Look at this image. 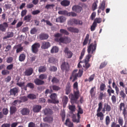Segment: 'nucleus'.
Returning a JSON list of instances; mask_svg holds the SVG:
<instances>
[{"mask_svg":"<svg viewBox=\"0 0 127 127\" xmlns=\"http://www.w3.org/2000/svg\"><path fill=\"white\" fill-rule=\"evenodd\" d=\"M74 95L70 94L69 95V98L71 99V102L72 101L77 99L79 96V92L78 89V84L77 82H75L73 84Z\"/></svg>","mask_w":127,"mask_h":127,"instance_id":"f257e3e1","label":"nucleus"},{"mask_svg":"<svg viewBox=\"0 0 127 127\" xmlns=\"http://www.w3.org/2000/svg\"><path fill=\"white\" fill-rule=\"evenodd\" d=\"M78 70H75L73 71L71 76L70 77V79H72V81L74 82L77 79V77H81L82 75L83 71L82 70L79 69L78 73Z\"/></svg>","mask_w":127,"mask_h":127,"instance_id":"f03ea898","label":"nucleus"},{"mask_svg":"<svg viewBox=\"0 0 127 127\" xmlns=\"http://www.w3.org/2000/svg\"><path fill=\"white\" fill-rule=\"evenodd\" d=\"M55 40L59 43L66 44L70 43L71 41V40L70 37L66 36L61 37H60V38H56L55 39Z\"/></svg>","mask_w":127,"mask_h":127,"instance_id":"7ed1b4c3","label":"nucleus"},{"mask_svg":"<svg viewBox=\"0 0 127 127\" xmlns=\"http://www.w3.org/2000/svg\"><path fill=\"white\" fill-rule=\"evenodd\" d=\"M96 44L92 43L88 47L87 51L88 54H92L95 52L96 49Z\"/></svg>","mask_w":127,"mask_h":127,"instance_id":"20e7f679","label":"nucleus"},{"mask_svg":"<svg viewBox=\"0 0 127 127\" xmlns=\"http://www.w3.org/2000/svg\"><path fill=\"white\" fill-rule=\"evenodd\" d=\"M88 54V55L86 57L84 60V63L85 65H83V67L84 68H85L86 69H87L90 66V65L88 63L89 61V60L91 57L92 55L90 54Z\"/></svg>","mask_w":127,"mask_h":127,"instance_id":"39448f33","label":"nucleus"},{"mask_svg":"<svg viewBox=\"0 0 127 127\" xmlns=\"http://www.w3.org/2000/svg\"><path fill=\"white\" fill-rule=\"evenodd\" d=\"M64 52L65 53L66 57L67 58H69L72 56V53L71 51L68 50V48L65 47L64 51Z\"/></svg>","mask_w":127,"mask_h":127,"instance_id":"423d86ee","label":"nucleus"},{"mask_svg":"<svg viewBox=\"0 0 127 127\" xmlns=\"http://www.w3.org/2000/svg\"><path fill=\"white\" fill-rule=\"evenodd\" d=\"M40 46L38 43H35L32 46V50L33 52L36 53L37 52L38 49Z\"/></svg>","mask_w":127,"mask_h":127,"instance_id":"0eeeda50","label":"nucleus"},{"mask_svg":"<svg viewBox=\"0 0 127 127\" xmlns=\"http://www.w3.org/2000/svg\"><path fill=\"white\" fill-rule=\"evenodd\" d=\"M8 25L6 22L0 24V30L2 32H5L6 29L8 27Z\"/></svg>","mask_w":127,"mask_h":127,"instance_id":"6e6552de","label":"nucleus"},{"mask_svg":"<svg viewBox=\"0 0 127 127\" xmlns=\"http://www.w3.org/2000/svg\"><path fill=\"white\" fill-rule=\"evenodd\" d=\"M111 109V107L110 105L108 104H104V106L102 110V111L103 113H104L105 111L109 112L110 111Z\"/></svg>","mask_w":127,"mask_h":127,"instance_id":"1a4fd4ad","label":"nucleus"},{"mask_svg":"<svg viewBox=\"0 0 127 127\" xmlns=\"http://www.w3.org/2000/svg\"><path fill=\"white\" fill-rule=\"evenodd\" d=\"M82 9V7L78 5H74L72 8V9L73 11L77 13L80 12Z\"/></svg>","mask_w":127,"mask_h":127,"instance_id":"9d476101","label":"nucleus"},{"mask_svg":"<svg viewBox=\"0 0 127 127\" xmlns=\"http://www.w3.org/2000/svg\"><path fill=\"white\" fill-rule=\"evenodd\" d=\"M41 108V106L38 105H34L33 106L32 110L35 112H38Z\"/></svg>","mask_w":127,"mask_h":127,"instance_id":"9b49d317","label":"nucleus"},{"mask_svg":"<svg viewBox=\"0 0 127 127\" xmlns=\"http://www.w3.org/2000/svg\"><path fill=\"white\" fill-rule=\"evenodd\" d=\"M69 68V65L67 63L64 62L61 65V68L63 70H67Z\"/></svg>","mask_w":127,"mask_h":127,"instance_id":"f8f14e48","label":"nucleus"},{"mask_svg":"<svg viewBox=\"0 0 127 127\" xmlns=\"http://www.w3.org/2000/svg\"><path fill=\"white\" fill-rule=\"evenodd\" d=\"M50 46V43L48 42H43L42 43L41 47L42 49H46Z\"/></svg>","mask_w":127,"mask_h":127,"instance_id":"ddd939ff","label":"nucleus"},{"mask_svg":"<svg viewBox=\"0 0 127 127\" xmlns=\"http://www.w3.org/2000/svg\"><path fill=\"white\" fill-rule=\"evenodd\" d=\"M14 48L16 49V52L17 53L21 52L23 49V48L21 46V44H19L14 46Z\"/></svg>","mask_w":127,"mask_h":127,"instance_id":"4468645a","label":"nucleus"},{"mask_svg":"<svg viewBox=\"0 0 127 127\" xmlns=\"http://www.w3.org/2000/svg\"><path fill=\"white\" fill-rule=\"evenodd\" d=\"M68 97L66 96H64L62 97V101L63 104V107H65L68 101Z\"/></svg>","mask_w":127,"mask_h":127,"instance_id":"2eb2a0df","label":"nucleus"},{"mask_svg":"<svg viewBox=\"0 0 127 127\" xmlns=\"http://www.w3.org/2000/svg\"><path fill=\"white\" fill-rule=\"evenodd\" d=\"M43 120L44 122L49 123H51L53 121V118L52 117H46L43 118Z\"/></svg>","mask_w":127,"mask_h":127,"instance_id":"dca6fc26","label":"nucleus"},{"mask_svg":"<svg viewBox=\"0 0 127 127\" xmlns=\"http://www.w3.org/2000/svg\"><path fill=\"white\" fill-rule=\"evenodd\" d=\"M33 69L32 68L27 69L25 72V75L26 76H30L31 75L33 72Z\"/></svg>","mask_w":127,"mask_h":127,"instance_id":"f3484780","label":"nucleus"},{"mask_svg":"<svg viewBox=\"0 0 127 127\" xmlns=\"http://www.w3.org/2000/svg\"><path fill=\"white\" fill-rule=\"evenodd\" d=\"M67 30L72 32L77 33L79 32V30L77 28L72 27L67 28Z\"/></svg>","mask_w":127,"mask_h":127,"instance_id":"a211bd4d","label":"nucleus"},{"mask_svg":"<svg viewBox=\"0 0 127 127\" xmlns=\"http://www.w3.org/2000/svg\"><path fill=\"white\" fill-rule=\"evenodd\" d=\"M10 92V95H15L18 92V89L16 88L11 89Z\"/></svg>","mask_w":127,"mask_h":127,"instance_id":"6ab92c4d","label":"nucleus"},{"mask_svg":"<svg viewBox=\"0 0 127 127\" xmlns=\"http://www.w3.org/2000/svg\"><path fill=\"white\" fill-rule=\"evenodd\" d=\"M21 112L23 115H25L29 114V110L28 109L24 108L21 110Z\"/></svg>","mask_w":127,"mask_h":127,"instance_id":"aec40b11","label":"nucleus"},{"mask_svg":"<svg viewBox=\"0 0 127 127\" xmlns=\"http://www.w3.org/2000/svg\"><path fill=\"white\" fill-rule=\"evenodd\" d=\"M39 37L41 40H44L47 39L48 36L47 34L43 33L40 34Z\"/></svg>","mask_w":127,"mask_h":127,"instance_id":"412c9836","label":"nucleus"},{"mask_svg":"<svg viewBox=\"0 0 127 127\" xmlns=\"http://www.w3.org/2000/svg\"><path fill=\"white\" fill-rule=\"evenodd\" d=\"M36 85H39L42 84L44 83V82L41 80H40L38 79H36L34 81Z\"/></svg>","mask_w":127,"mask_h":127,"instance_id":"4be33fe9","label":"nucleus"},{"mask_svg":"<svg viewBox=\"0 0 127 127\" xmlns=\"http://www.w3.org/2000/svg\"><path fill=\"white\" fill-rule=\"evenodd\" d=\"M65 124L66 125L68 126V127H73V123L70 121L69 119L66 120Z\"/></svg>","mask_w":127,"mask_h":127,"instance_id":"5701e85b","label":"nucleus"},{"mask_svg":"<svg viewBox=\"0 0 127 127\" xmlns=\"http://www.w3.org/2000/svg\"><path fill=\"white\" fill-rule=\"evenodd\" d=\"M58 48L56 46H54L51 49V52L52 53H56L58 52Z\"/></svg>","mask_w":127,"mask_h":127,"instance_id":"b1692460","label":"nucleus"},{"mask_svg":"<svg viewBox=\"0 0 127 127\" xmlns=\"http://www.w3.org/2000/svg\"><path fill=\"white\" fill-rule=\"evenodd\" d=\"M61 4L63 6H67L69 5L70 4V2L68 0H64L61 2Z\"/></svg>","mask_w":127,"mask_h":127,"instance_id":"393cba45","label":"nucleus"},{"mask_svg":"<svg viewBox=\"0 0 127 127\" xmlns=\"http://www.w3.org/2000/svg\"><path fill=\"white\" fill-rule=\"evenodd\" d=\"M72 21H73L74 24H79L82 25V22L81 21L77 20L74 19H72Z\"/></svg>","mask_w":127,"mask_h":127,"instance_id":"a878e982","label":"nucleus"},{"mask_svg":"<svg viewBox=\"0 0 127 127\" xmlns=\"http://www.w3.org/2000/svg\"><path fill=\"white\" fill-rule=\"evenodd\" d=\"M65 94L66 95L68 94L71 91L70 86L69 84L66 85L65 89Z\"/></svg>","mask_w":127,"mask_h":127,"instance_id":"bb28decb","label":"nucleus"},{"mask_svg":"<svg viewBox=\"0 0 127 127\" xmlns=\"http://www.w3.org/2000/svg\"><path fill=\"white\" fill-rule=\"evenodd\" d=\"M13 33L12 32H7L6 36L4 37L3 39H5L7 38H9L13 37Z\"/></svg>","mask_w":127,"mask_h":127,"instance_id":"cd10ccee","label":"nucleus"},{"mask_svg":"<svg viewBox=\"0 0 127 127\" xmlns=\"http://www.w3.org/2000/svg\"><path fill=\"white\" fill-rule=\"evenodd\" d=\"M44 113L45 115H47L48 114H51L52 113V112L49 109H46L44 110Z\"/></svg>","mask_w":127,"mask_h":127,"instance_id":"c85d7f7f","label":"nucleus"},{"mask_svg":"<svg viewBox=\"0 0 127 127\" xmlns=\"http://www.w3.org/2000/svg\"><path fill=\"white\" fill-rule=\"evenodd\" d=\"M76 115L73 114L72 116V120L74 122L78 123L79 122L80 118H78L77 119H76Z\"/></svg>","mask_w":127,"mask_h":127,"instance_id":"c756f323","label":"nucleus"},{"mask_svg":"<svg viewBox=\"0 0 127 127\" xmlns=\"http://www.w3.org/2000/svg\"><path fill=\"white\" fill-rule=\"evenodd\" d=\"M26 57L25 55L23 54H21L19 57V60L21 62H22L25 60Z\"/></svg>","mask_w":127,"mask_h":127,"instance_id":"7c9ffc66","label":"nucleus"},{"mask_svg":"<svg viewBox=\"0 0 127 127\" xmlns=\"http://www.w3.org/2000/svg\"><path fill=\"white\" fill-rule=\"evenodd\" d=\"M106 95L105 93L103 94L101 92H100L98 96V98L100 100H102L105 97Z\"/></svg>","mask_w":127,"mask_h":127,"instance_id":"2f4dec72","label":"nucleus"},{"mask_svg":"<svg viewBox=\"0 0 127 127\" xmlns=\"http://www.w3.org/2000/svg\"><path fill=\"white\" fill-rule=\"evenodd\" d=\"M78 113L77 114V117L79 118H80V115H79V114H82L83 113V110L79 106H78Z\"/></svg>","mask_w":127,"mask_h":127,"instance_id":"473e14b6","label":"nucleus"},{"mask_svg":"<svg viewBox=\"0 0 127 127\" xmlns=\"http://www.w3.org/2000/svg\"><path fill=\"white\" fill-rule=\"evenodd\" d=\"M27 97L31 99H33L36 98V96L35 95L33 94H30L27 96Z\"/></svg>","mask_w":127,"mask_h":127,"instance_id":"72a5a7b5","label":"nucleus"},{"mask_svg":"<svg viewBox=\"0 0 127 127\" xmlns=\"http://www.w3.org/2000/svg\"><path fill=\"white\" fill-rule=\"evenodd\" d=\"M46 70V67L44 66H41L39 68L38 71L39 72H44Z\"/></svg>","mask_w":127,"mask_h":127,"instance_id":"f704fd0d","label":"nucleus"},{"mask_svg":"<svg viewBox=\"0 0 127 127\" xmlns=\"http://www.w3.org/2000/svg\"><path fill=\"white\" fill-rule=\"evenodd\" d=\"M50 88L51 90H52V88L53 90L55 91H58L60 89V88L59 87L56 85H53V86H51L50 87Z\"/></svg>","mask_w":127,"mask_h":127,"instance_id":"c9c22d12","label":"nucleus"},{"mask_svg":"<svg viewBox=\"0 0 127 127\" xmlns=\"http://www.w3.org/2000/svg\"><path fill=\"white\" fill-rule=\"evenodd\" d=\"M16 108L14 106H12L10 107V114H13L16 111Z\"/></svg>","mask_w":127,"mask_h":127,"instance_id":"e433bc0d","label":"nucleus"},{"mask_svg":"<svg viewBox=\"0 0 127 127\" xmlns=\"http://www.w3.org/2000/svg\"><path fill=\"white\" fill-rule=\"evenodd\" d=\"M50 96V98L53 100H54L55 101H57V100H56V99L57 97V95L56 94H52Z\"/></svg>","mask_w":127,"mask_h":127,"instance_id":"4c0bfd02","label":"nucleus"},{"mask_svg":"<svg viewBox=\"0 0 127 127\" xmlns=\"http://www.w3.org/2000/svg\"><path fill=\"white\" fill-rule=\"evenodd\" d=\"M119 124L121 126H123L124 121L123 118L121 117H119L118 120Z\"/></svg>","mask_w":127,"mask_h":127,"instance_id":"58836bf2","label":"nucleus"},{"mask_svg":"<svg viewBox=\"0 0 127 127\" xmlns=\"http://www.w3.org/2000/svg\"><path fill=\"white\" fill-rule=\"evenodd\" d=\"M119 109L120 111L122 110L125 108V104L123 103H120L119 106Z\"/></svg>","mask_w":127,"mask_h":127,"instance_id":"ea45409f","label":"nucleus"},{"mask_svg":"<svg viewBox=\"0 0 127 127\" xmlns=\"http://www.w3.org/2000/svg\"><path fill=\"white\" fill-rule=\"evenodd\" d=\"M101 21V18H96L94 20V23L97 24V23H100Z\"/></svg>","mask_w":127,"mask_h":127,"instance_id":"a19ab883","label":"nucleus"},{"mask_svg":"<svg viewBox=\"0 0 127 127\" xmlns=\"http://www.w3.org/2000/svg\"><path fill=\"white\" fill-rule=\"evenodd\" d=\"M105 3L104 1H103L99 7V8L101 9L102 10H104L105 8Z\"/></svg>","mask_w":127,"mask_h":127,"instance_id":"79ce46f5","label":"nucleus"},{"mask_svg":"<svg viewBox=\"0 0 127 127\" xmlns=\"http://www.w3.org/2000/svg\"><path fill=\"white\" fill-rule=\"evenodd\" d=\"M89 35L88 34H87L83 43V45H84L87 44L89 38Z\"/></svg>","mask_w":127,"mask_h":127,"instance_id":"37998d69","label":"nucleus"},{"mask_svg":"<svg viewBox=\"0 0 127 127\" xmlns=\"http://www.w3.org/2000/svg\"><path fill=\"white\" fill-rule=\"evenodd\" d=\"M97 25V24H96L93 23V24L91 26V31H94L95 30V28L96 27Z\"/></svg>","mask_w":127,"mask_h":127,"instance_id":"c03bdc74","label":"nucleus"},{"mask_svg":"<svg viewBox=\"0 0 127 127\" xmlns=\"http://www.w3.org/2000/svg\"><path fill=\"white\" fill-rule=\"evenodd\" d=\"M39 78L41 80L46 79L47 77V75L45 74H41L39 76Z\"/></svg>","mask_w":127,"mask_h":127,"instance_id":"a18cd8bd","label":"nucleus"},{"mask_svg":"<svg viewBox=\"0 0 127 127\" xmlns=\"http://www.w3.org/2000/svg\"><path fill=\"white\" fill-rule=\"evenodd\" d=\"M60 32L62 34L66 35H68L69 34V33L67 31L63 29H61L60 30Z\"/></svg>","mask_w":127,"mask_h":127,"instance_id":"49530a36","label":"nucleus"},{"mask_svg":"<svg viewBox=\"0 0 127 127\" xmlns=\"http://www.w3.org/2000/svg\"><path fill=\"white\" fill-rule=\"evenodd\" d=\"M9 72L7 70H4L2 71L1 74L3 75H6L8 74Z\"/></svg>","mask_w":127,"mask_h":127,"instance_id":"de8ad7c7","label":"nucleus"},{"mask_svg":"<svg viewBox=\"0 0 127 127\" xmlns=\"http://www.w3.org/2000/svg\"><path fill=\"white\" fill-rule=\"evenodd\" d=\"M31 16L30 15H28L25 16L24 18V20L27 21H29L31 20Z\"/></svg>","mask_w":127,"mask_h":127,"instance_id":"09e8293b","label":"nucleus"},{"mask_svg":"<svg viewBox=\"0 0 127 127\" xmlns=\"http://www.w3.org/2000/svg\"><path fill=\"white\" fill-rule=\"evenodd\" d=\"M58 13L60 14L67 15L68 12L66 11H60L58 12Z\"/></svg>","mask_w":127,"mask_h":127,"instance_id":"8fccbe9b","label":"nucleus"},{"mask_svg":"<svg viewBox=\"0 0 127 127\" xmlns=\"http://www.w3.org/2000/svg\"><path fill=\"white\" fill-rule=\"evenodd\" d=\"M107 62L105 61L102 63L100 66L99 68L101 69L105 67L107 64Z\"/></svg>","mask_w":127,"mask_h":127,"instance_id":"3c124183","label":"nucleus"},{"mask_svg":"<svg viewBox=\"0 0 127 127\" xmlns=\"http://www.w3.org/2000/svg\"><path fill=\"white\" fill-rule=\"evenodd\" d=\"M77 15V14L73 12H70L68 13H67V16H71L73 17L76 16Z\"/></svg>","mask_w":127,"mask_h":127,"instance_id":"603ef678","label":"nucleus"},{"mask_svg":"<svg viewBox=\"0 0 127 127\" xmlns=\"http://www.w3.org/2000/svg\"><path fill=\"white\" fill-rule=\"evenodd\" d=\"M106 124L107 125H109L110 122V119L109 117L108 116L106 117L105 119Z\"/></svg>","mask_w":127,"mask_h":127,"instance_id":"864d4df0","label":"nucleus"},{"mask_svg":"<svg viewBox=\"0 0 127 127\" xmlns=\"http://www.w3.org/2000/svg\"><path fill=\"white\" fill-rule=\"evenodd\" d=\"M69 109L71 111H75V107L74 105H69Z\"/></svg>","mask_w":127,"mask_h":127,"instance_id":"5fc2aeb1","label":"nucleus"},{"mask_svg":"<svg viewBox=\"0 0 127 127\" xmlns=\"http://www.w3.org/2000/svg\"><path fill=\"white\" fill-rule=\"evenodd\" d=\"M120 95L122 97L124 98L126 96V95L124 93L123 91H121L120 92Z\"/></svg>","mask_w":127,"mask_h":127,"instance_id":"6e6d98bb","label":"nucleus"},{"mask_svg":"<svg viewBox=\"0 0 127 127\" xmlns=\"http://www.w3.org/2000/svg\"><path fill=\"white\" fill-rule=\"evenodd\" d=\"M102 108V104L100 102L98 104V108L97 110V111L98 112H99Z\"/></svg>","mask_w":127,"mask_h":127,"instance_id":"4d7b16f0","label":"nucleus"},{"mask_svg":"<svg viewBox=\"0 0 127 127\" xmlns=\"http://www.w3.org/2000/svg\"><path fill=\"white\" fill-rule=\"evenodd\" d=\"M95 89V87L92 88L90 90V93L92 96H94L95 95V94L94 93V89Z\"/></svg>","mask_w":127,"mask_h":127,"instance_id":"13d9d810","label":"nucleus"},{"mask_svg":"<svg viewBox=\"0 0 127 127\" xmlns=\"http://www.w3.org/2000/svg\"><path fill=\"white\" fill-rule=\"evenodd\" d=\"M3 114L4 115H6L8 113V110L7 108H4L2 110Z\"/></svg>","mask_w":127,"mask_h":127,"instance_id":"bf43d9fd","label":"nucleus"},{"mask_svg":"<svg viewBox=\"0 0 127 127\" xmlns=\"http://www.w3.org/2000/svg\"><path fill=\"white\" fill-rule=\"evenodd\" d=\"M105 87V86L104 84H101L100 86V89L102 91H103Z\"/></svg>","mask_w":127,"mask_h":127,"instance_id":"052dcab7","label":"nucleus"},{"mask_svg":"<svg viewBox=\"0 0 127 127\" xmlns=\"http://www.w3.org/2000/svg\"><path fill=\"white\" fill-rule=\"evenodd\" d=\"M111 100L113 103H115L116 102V97L114 95H113L111 97Z\"/></svg>","mask_w":127,"mask_h":127,"instance_id":"680f3d73","label":"nucleus"},{"mask_svg":"<svg viewBox=\"0 0 127 127\" xmlns=\"http://www.w3.org/2000/svg\"><path fill=\"white\" fill-rule=\"evenodd\" d=\"M37 31L36 29L35 28H33L31 29V33L32 34H35Z\"/></svg>","mask_w":127,"mask_h":127,"instance_id":"e2e57ef3","label":"nucleus"},{"mask_svg":"<svg viewBox=\"0 0 127 127\" xmlns=\"http://www.w3.org/2000/svg\"><path fill=\"white\" fill-rule=\"evenodd\" d=\"M54 6V5L53 4H48L46 6H45V8H46L47 9H48L49 8H51L52 7H53Z\"/></svg>","mask_w":127,"mask_h":127,"instance_id":"0e129e2a","label":"nucleus"},{"mask_svg":"<svg viewBox=\"0 0 127 127\" xmlns=\"http://www.w3.org/2000/svg\"><path fill=\"white\" fill-rule=\"evenodd\" d=\"M11 48V46L10 45H7L6 47V50L5 51L7 52L10 50Z\"/></svg>","mask_w":127,"mask_h":127,"instance_id":"69168bd1","label":"nucleus"},{"mask_svg":"<svg viewBox=\"0 0 127 127\" xmlns=\"http://www.w3.org/2000/svg\"><path fill=\"white\" fill-rule=\"evenodd\" d=\"M20 99L22 102H25L28 100L27 97L25 96L21 97Z\"/></svg>","mask_w":127,"mask_h":127,"instance_id":"338daca9","label":"nucleus"},{"mask_svg":"<svg viewBox=\"0 0 127 127\" xmlns=\"http://www.w3.org/2000/svg\"><path fill=\"white\" fill-rule=\"evenodd\" d=\"M57 68L54 66H51L50 68V70L51 71H56Z\"/></svg>","mask_w":127,"mask_h":127,"instance_id":"774afa93","label":"nucleus"}]
</instances>
